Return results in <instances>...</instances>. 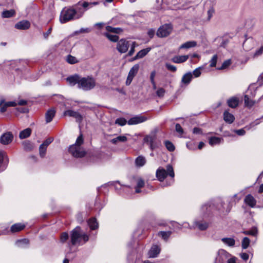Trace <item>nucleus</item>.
<instances>
[{
	"label": "nucleus",
	"instance_id": "64",
	"mask_svg": "<svg viewBox=\"0 0 263 263\" xmlns=\"http://www.w3.org/2000/svg\"><path fill=\"white\" fill-rule=\"evenodd\" d=\"M155 76H156V71H152L151 73V75H150V80H151V83H153L154 82H155Z\"/></svg>",
	"mask_w": 263,
	"mask_h": 263
},
{
	"label": "nucleus",
	"instance_id": "30",
	"mask_svg": "<svg viewBox=\"0 0 263 263\" xmlns=\"http://www.w3.org/2000/svg\"><path fill=\"white\" fill-rule=\"evenodd\" d=\"M31 133V130L29 128H27L20 132L19 137L20 139H25L28 137Z\"/></svg>",
	"mask_w": 263,
	"mask_h": 263
},
{
	"label": "nucleus",
	"instance_id": "42",
	"mask_svg": "<svg viewBox=\"0 0 263 263\" xmlns=\"http://www.w3.org/2000/svg\"><path fill=\"white\" fill-rule=\"evenodd\" d=\"M15 243L19 247H23L24 245H27L29 243V240L27 239H20L17 240Z\"/></svg>",
	"mask_w": 263,
	"mask_h": 263
},
{
	"label": "nucleus",
	"instance_id": "19",
	"mask_svg": "<svg viewBox=\"0 0 263 263\" xmlns=\"http://www.w3.org/2000/svg\"><path fill=\"white\" fill-rule=\"evenodd\" d=\"M55 115V110L53 108L48 110L45 114V119L46 123H50L54 118Z\"/></svg>",
	"mask_w": 263,
	"mask_h": 263
},
{
	"label": "nucleus",
	"instance_id": "26",
	"mask_svg": "<svg viewBox=\"0 0 263 263\" xmlns=\"http://www.w3.org/2000/svg\"><path fill=\"white\" fill-rule=\"evenodd\" d=\"M228 106L232 108H236L239 103V100L236 97H232L227 101Z\"/></svg>",
	"mask_w": 263,
	"mask_h": 263
},
{
	"label": "nucleus",
	"instance_id": "6",
	"mask_svg": "<svg viewBox=\"0 0 263 263\" xmlns=\"http://www.w3.org/2000/svg\"><path fill=\"white\" fill-rule=\"evenodd\" d=\"M130 41H127L125 39H121L117 44L116 48L121 53H125L127 51L130 46Z\"/></svg>",
	"mask_w": 263,
	"mask_h": 263
},
{
	"label": "nucleus",
	"instance_id": "44",
	"mask_svg": "<svg viewBox=\"0 0 263 263\" xmlns=\"http://www.w3.org/2000/svg\"><path fill=\"white\" fill-rule=\"evenodd\" d=\"M99 4V3L97 2H92V3H89L87 2H83V4H82L83 7L84 9H87L89 7V8H91L92 6H96Z\"/></svg>",
	"mask_w": 263,
	"mask_h": 263
},
{
	"label": "nucleus",
	"instance_id": "14",
	"mask_svg": "<svg viewBox=\"0 0 263 263\" xmlns=\"http://www.w3.org/2000/svg\"><path fill=\"white\" fill-rule=\"evenodd\" d=\"M81 78L79 75L76 74L67 77L66 81L70 86H73L76 84H78V87L79 88V84Z\"/></svg>",
	"mask_w": 263,
	"mask_h": 263
},
{
	"label": "nucleus",
	"instance_id": "63",
	"mask_svg": "<svg viewBox=\"0 0 263 263\" xmlns=\"http://www.w3.org/2000/svg\"><path fill=\"white\" fill-rule=\"evenodd\" d=\"M235 132L239 136H243L246 133V132L243 129L236 130Z\"/></svg>",
	"mask_w": 263,
	"mask_h": 263
},
{
	"label": "nucleus",
	"instance_id": "27",
	"mask_svg": "<svg viewBox=\"0 0 263 263\" xmlns=\"http://www.w3.org/2000/svg\"><path fill=\"white\" fill-rule=\"evenodd\" d=\"M245 201L247 204L253 208L256 204V200L251 195H248L245 199Z\"/></svg>",
	"mask_w": 263,
	"mask_h": 263
},
{
	"label": "nucleus",
	"instance_id": "32",
	"mask_svg": "<svg viewBox=\"0 0 263 263\" xmlns=\"http://www.w3.org/2000/svg\"><path fill=\"white\" fill-rule=\"evenodd\" d=\"M144 181L142 178H139L137 180V185L136 186L135 192L137 193L141 192L140 188L143 187L144 186Z\"/></svg>",
	"mask_w": 263,
	"mask_h": 263
},
{
	"label": "nucleus",
	"instance_id": "25",
	"mask_svg": "<svg viewBox=\"0 0 263 263\" xmlns=\"http://www.w3.org/2000/svg\"><path fill=\"white\" fill-rule=\"evenodd\" d=\"M192 78V73L191 72H187L183 76L181 79V83L185 85H188L191 81Z\"/></svg>",
	"mask_w": 263,
	"mask_h": 263
},
{
	"label": "nucleus",
	"instance_id": "46",
	"mask_svg": "<svg viewBox=\"0 0 263 263\" xmlns=\"http://www.w3.org/2000/svg\"><path fill=\"white\" fill-rule=\"evenodd\" d=\"M127 123L126 120L124 118H117L115 121V123L120 126H124Z\"/></svg>",
	"mask_w": 263,
	"mask_h": 263
},
{
	"label": "nucleus",
	"instance_id": "49",
	"mask_svg": "<svg viewBox=\"0 0 263 263\" xmlns=\"http://www.w3.org/2000/svg\"><path fill=\"white\" fill-rule=\"evenodd\" d=\"M106 36L111 42H116L119 40V36L117 35H112L109 33H106Z\"/></svg>",
	"mask_w": 263,
	"mask_h": 263
},
{
	"label": "nucleus",
	"instance_id": "17",
	"mask_svg": "<svg viewBox=\"0 0 263 263\" xmlns=\"http://www.w3.org/2000/svg\"><path fill=\"white\" fill-rule=\"evenodd\" d=\"M30 26V23L29 21L23 20L20 21L15 25V27L20 30L28 29Z\"/></svg>",
	"mask_w": 263,
	"mask_h": 263
},
{
	"label": "nucleus",
	"instance_id": "9",
	"mask_svg": "<svg viewBox=\"0 0 263 263\" xmlns=\"http://www.w3.org/2000/svg\"><path fill=\"white\" fill-rule=\"evenodd\" d=\"M229 256L230 254L226 251L222 249L220 250L217 253L215 263H223Z\"/></svg>",
	"mask_w": 263,
	"mask_h": 263
},
{
	"label": "nucleus",
	"instance_id": "12",
	"mask_svg": "<svg viewBox=\"0 0 263 263\" xmlns=\"http://www.w3.org/2000/svg\"><path fill=\"white\" fill-rule=\"evenodd\" d=\"M64 115L73 117L76 119V121L79 123L81 122L83 120L82 116L79 112L72 110H67L65 111Z\"/></svg>",
	"mask_w": 263,
	"mask_h": 263
},
{
	"label": "nucleus",
	"instance_id": "55",
	"mask_svg": "<svg viewBox=\"0 0 263 263\" xmlns=\"http://www.w3.org/2000/svg\"><path fill=\"white\" fill-rule=\"evenodd\" d=\"M214 13H215V10H214V9L213 7L210 8L208 10V11L207 12V14H208V21H210L211 20V18L213 16V15L214 14Z\"/></svg>",
	"mask_w": 263,
	"mask_h": 263
},
{
	"label": "nucleus",
	"instance_id": "47",
	"mask_svg": "<svg viewBox=\"0 0 263 263\" xmlns=\"http://www.w3.org/2000/svg\"><path fill=\"white\" fill-rule=\"evenodd\" d=\"M231 64V61L230 59L226 60L222 64V65L220 67L218 68V70L224 69L228 68Z\"/></svg>",
	"mask_w": 263,
	"mask_h": 263
},
{
	"label": "nucleus",
	"instance_id": "62",
	"mask_svg": "<svg viewBox=\"0 0 263 263\" xmlns=\"http://www.w3.org/2000/svg\"><path fill=\"white\" fill-rule=\"evenodd\" d=\"M240 257L245 261H246L249 258V255L246 253H241L240 254Z\"/></svg>",
	"mask_w": 263,
	"mask_h": 263
},
{
	"label": "nucleus",
	"instance_id": "54",
	"mask_svg": "<svg viewBox=\"0 0 263 263\" xmlns=\"http://www.w3.org/2000/svg\"><path fill=\"white\" fill-rule=\"evenodd\" d=\"M69 235L67 233L63 232L61 235L60 240L62 243L65 242L68 239Z\"/></svg>",
	"mask_w": 263,
	"mask_h": 263
},
{
	"label": "nucleus",
	"instance_id": "50",
	"mask_svg": "<svg viewBox=\"0 0 263 263\" xmlns=\"http://www.w3.org/2000/svg\"><path fill=\"white\" fill-rule=\"evenodd\" d=\"M165 145L166 148L170 152H173L175 150L174 145L171 142H170L169 141H165Z\"/></svg>",
	"mask_w": 263,
	"mask_h": 263
},
{
	"label": "nucleus",
	"instance_id": "59",
	"mask_svg": "<svg viewBox=\"0 0 263 263\" xmlns=\"http://www.w3.org/2000/svg\"><path fill=\"white\" fill-rule=\"evenodd\" d=\"M165 91L162 88H159L156 94L159 97H162L165 94Z\"/></svg>",
	"mask_w": 263,
	"mask_h": 263
},
{
	"label": "nucleus",
	"instance_id": "41",
	"mask_svg": "<svg viewBox=\"0 0 263 263\" xmlns=\"http://www.w3.org/2000/svg\"><path fill=\"white\" fill-rule=\"evenodd\" d=\"M14 14L15 11L13 10H6L2 13V16L5 18H9L13 16Z\"/></svg>",
	"mask_w": 263,
	"mask_h": 263
},
{
	"label": "nucleus",
	"instance_id": "31",
	"mask_svg": "<svg viewBox=\"0 0 263 263\" xmlns=\"http://www.w3.org/2000/svg\"><path fill=\"white\" fill-rule=\"evenodd\" d=\"M222 139L219 137H211L209 139V144L211 146H214L215 145L219 144L221 143Z\"/></svg>",
	"mask_w": 263,
	"mask_h": 263
},
{
	"label": "nucleus",
	"instance_id": "5",
	"mask_svg": "<svg viewBox=\"0 0 263 263\" xmlns=\"http://www.w3.org/2000/svg\"><path fill=\"white\" fill-rule=\"evenodd\" d=\"M96 86L95 80L91 77L81 78L79 84L80 89L87 91L92 89Z\"/></svg>",
	"mask_w": 263,
	"mask_h": 263
},
{
	"label": "nucleus",
	"instance_id": "33",
	"mask_svg": "<svg viewBox=\"0 0 263 263\" xmlns=\"http://www.w3.org/2000/svg\"><path fill=\"white\" fill-rule=\"evenodd\" d=\"M221 241L229 247H233L235 243V240L232 238H223Z\"/></svg>",
	"mask_w": 263,
	"mask_h": 263
},
{
	"label": "nucleus",
	"instance_id": "2",
	"mask_svg": "<svg viewBox=\"0 0 263 263\" xmlns=\"http://www.w3.org/2000/svg\"><path fill=\"white\" fill-rule=\"evenodd\" d=\"M84 140L82 134H80L77 138L76 143L69 146V152L75 157H83L85 155V152L81 145L83 143Z\"/></svg>",
	"mask_w": 263,
	"mask_h": 263
},
{
	"label": "nucleus",
	"instance_id": "10",
	"mask_svg": "<svg viewBox=\"0 0 263 263\" xmlns=\"http://www.w3.org/2000/svg\"><path fill=\"white\" fill-rule=\"evenodd\" d=\"M147 120V117L142 115L136 116L130 118L128 121V125H135L143 123Z\"/></svg>",
	"mask_w": 263,
	"mask_h": 263
},
{
	"label": "nucleus",
	"instance_id": "36",
	"mask_svg": "<svg viewBox=\"0 0 263 263\" xmlns=\"http://www.w3.org/2000/svg\"><path fill=\"white\" fill-rule=\"evenodd\" d=\"M88 224L91 230H95L98 228V223L95 218L90 219L88 221Z\"/></svg>",
	"mask_w": 263,
	"mask_h": 263
},
{
	"label": "nucleus",
	"instance_id": "1",
	"mask_svg": "<svg viewBox=\"0 0 263 263\" xmlns=\"http://www.w3.org/2000/svg\"><path fill=\"white\" fill-rule=\"evenodd\" d=\"M88 239L89 236L79 227H77L70 232V241L73 246L84 243Z\"/></svg>",
	"mask_w": 263,
	"mask_h": 263
},
{
	"label": "nucleus",
	"instance_id": "18",
	"mask_svg": "<svg viewBox=\"0 0 263 263\" xmlns=\"http://www.w3.org/2000/svg\"><path fill=\"white\" fill-rule=\"evenodd\" d=\"M254 42L252 38H249L245 40L243 43V49L248 51L253 48Z\"/></svg>",
	"mask_w": 263,
	"mask_h": 263
},
{
	"label": "nucleus",
	"instance_id": "35",
	"mask_svg": "<svg viewBox=\"0 0 263 263\" xmlns=\"http://www.w3.org/2000/svg\"><path fill=\"white\" fill-rule=\"evenodd\" d=\"M139 68L138 64H135L129 70L128 76L134 78L137 73Z\"/></svg>",
	"mask_w": 263,
	"mask_h": 263
},
{
	"label": "nucleus",
	"instance_id": "28",
	"mask_svg": "<svg viewBox=\"0 0 263 263\" xmlns=\"http://www.w3.org/2000/svg\"><path fill=\"white\" fill-rule=\"evenodd\" d=\"M127 140V138L125 136H119L116 138H115L110 140V142L115 144H117L119 142H124Z\"/></svg>",
	"mask_w": 263,
	"mask_h": 263
},
{
	"label": "nucleus",
	"instance_id": "52",
	"mask_svg": "<svg viewBox=\"0 0 263 263\" xmlns=\"http://www.w3.org/2000/svg\"><path fill=\"white\" fill-rule=\"evenodd\" d=\"M47 147L42 145V144L40 146L39 151L40 155L41 157H44L46 154Z\"/></svg>",
	"mask_w": 263,
	"mask_h": 263
},
{
	"label": "nucleus",
	"instance_id": "3",
	"mask_svg": "<svg viewBox=\"0 0 263 263\" xmlns=\"http://www.w3.org/2000/svg\"><path fill=\"white\" fill-rule=\"evenodd\" d=\"M77 19L78 18L77 17L76 9L72 7H64L61 11L60 16V21L61 23Z\"/></svg>",
	"mask_w": 263,
	"mask_h": 263
},
{
	"label": "nucleus",
	"instance_id": "51",
	"mask_svg": "<svg viewBox=\"0 0 263 263\" xmlns=\"http://www.w3.org/2000/svg\"><path fill=\"white\" fill-rule=\"evenodd\" d=\"M211 209V205H209V204H205L201 207V210L203 213H206L210 212Z\"/></svg>",
	"mask_w": 263,
	"mask_h": 263
},
{
	"label": "nucleus",
	"instance_id": "29",
	"mask_svg": "<svg viewBox=\"0 0 263 263\" xmlns=\"http://www.w3.org/2000/svg\"><path fill=\"white\" fill-rule=\"evenodd\" d=\"M194 223L195 226L201 231L205 230L209 227V223L206 222H200L199 221H195Z\"/></svg>",
	"mask_w": 263,
	"mask_h": 263
},
{
	"label": "nucleus",
	"instance_id": "56",
	"mask_svg": "<svg viewBox=\"0 0 263 263\" xmlns=\"http://www.w3.org/2000/svg\"><path fill=\"white\" fill-rule=\"evenodd\" d=\"M202 68V67H199L195 69L193 71L192 74L194 75L195 78L199 77L201 74V69Z\"/></svg>",
	"mask_w": 263,
	"mask_h": 263
},
{
	"label": "nucleus",
	"instance_id": "20",
	"mask_svg": "<svg viewBox=\"0 0 263 263\" xmlns=\"http://www.w3.org/2000/svg\"><path fill=\"white\" fill-rule=\"evenodd\" d=\"M189 58V55H177L172 59V61L175 63H182L186 61Z\"/></svg>",
	"mask_w": 263,
	"mask_h": 263
},
{
	"label": "nucleus",
	"instance_id": "57",
	"mask_svg": "<svg viewBox=\"0 0 263 263\" xmlns=\"http://www.w3.org/2000/svg\"><path fill=\"white\" fill-rule=\"evenodd\" d=\"M165 67L168 70L173 72H175L177 70V68L175 66L171 65L169 63H166Z\"/></svg>",
	"mask_w": 263,
	"mask_h": 263
},
{
	"label": "nucleus",
	"instance_id": "23",
	"mask_svg": "<svg viewBox=\"0 0 263 263\" xmlns=\"http://www.w3.org/2000/svg\"><path fill=\"white\" fill-rule=\"evenodd\" d=\"M150 50H151L150 48H147L141 50L137 53L136 56L133 58V60H136L141 59V58H143L149 52V51Z\"/></svg>",
	"mask_w": 263,
	"mask_h": 263
},
{
	"label": "nucleus",
	"instance_id": "43",
	"mask_svg": "<svg viewBox=\"0 0 263 263\" xmlns=\"http://www.w3.org/2000/svg\"><path fill=\"white\" fill-rule=\"evenodd\" d=\"M66 61L68 63L70 64H76L78 62V60L77 59V58L70 54L67 57Z\"/></svg>",
	"mask_w": 263,
	"mask_h": 263
},
{
	"label": "nucleus",
	"instance_id": "40",
	"mask_svg": "<svg viewBox=\"0 0 263 263\" xmlns=\"http://www.w3.org/2000/svg\"><path fill=\"white\" fill-rule=\"evenodd\" d=\"M106 29L107 31L109 32H114L116 33H119L122 31V29L120 28H114L110 26H106Z\"/></svg>",
	"mask_w": 263,
	"mask_h": 263
},
{
	"label": "nucleus",
	"instance_id": "15",
	"mask_svg": "<svg viewBox=\"0 0 263 263\" xmlns=\"http://www.w3.org/2000/svg\"><path fill=\"white\" fill-rule=\"evenodd\" d=\"M144 140L145 142H146L149 145L152 150H153L156 147L157 145L155 144V135L147 136L144 138Z\"/></svg>",
	"mask_w": 263,
	"mask_h": 263
},
{
	"label": "nucleus",
	"instance_id": "16",
	"mask_svg": "<svg viewBox=\"0 0 263 263\" xmlns=\"http://www.w3.org/2000/svg\"><path fill=\"white\" fill-rule=\"evenodd\" d=\"M161 249L157 245H153L148 252V256L150 258H155L158 256L160 252Z\"/></svg>",
	"mask_w": 263,
	"mask_h": 263
},
{
	"label": "nucleus",
	"instance_id": "45",
	"mask_svg": "<svg viewBox=\"0 0 263 263\" xmlns=\"http://www.w3.org/2000/svg\"><path fill=\"white\" fill-rule=\"evenodd\" d=\"M250 243V240L249 238L246 237L243 238L241 242V247L243 249H247Z\"/></svg>",
	"mask_w": 263,
	"mask_h": 263
},
{
	"label": "nucleus",
	"instance_id": "58",
	"mask_svg": "<svg viewBox=\"0 0 263 263\" xmlns=\"http://www.w3.org/2000/svg\"><path fill=\"white\" fill-rule=\"evenodd\" d=\"M53 139L52 137H50L45 140L44 142L42 144V145L47 147V146L53 141Z\"/></svg>",
	"mask_w": 263,
	"mask_h": 263
},
{
	"label": "nucleus",
	"instance_id": "48",
	"mask_svg": "<svg viewBox=\"0 0 263 263\" xmlns=\"http://www.w3.org/2000/svg\"><path fill=\"white\" fill-rule=\"evenodd\" d=\"M136 46H137V44L135 42H133V41L130 42V46H129V47H130V49L128 53V55L129 56H132L133 54V53L135 52V48Z\"/></svg>",
	"mask_w": 263,
	"mask_h": 263
},
{
	"label": "nucleus",
	"instance_id": "24",
	"mask_svg": "<svg viewBox=\"0 0 263 263\" xmlns=\"http://www.w3.org/2000/svg\"><path fill=\"white\" fill-rule=\"evenodd\" d=\"M25 227V225L21 223H17L13 224L10 229L12 233H15L21 231Z\"/></svg>",
	"mask_w": 263,
	"mask_h": 263
},
{
	"label": "nucleus",
	"instance_id": "8",
	"mask_svg": "<svg viewBox=\"0 0 263 263\" xmlns=\"http://www.w3.org/2000/svg\"><path fill=\"white\" fill-rule=\"evenodd\" d=\"M13 138V135L11 132H6L1 136L0 142L3 145H8L12 142Z\"/></svg>",
	"mask_w": 263,
	"mask_h": 263
},
{
	"label": "nucleus",
	"instance_id": "60",
	"mask_svg": "<svg viewBox=\"0 0 263 263\" xmlns=\"http://www.w3.org/2000/svg\"><path fill=\"white\" fill-rule=\"evenodd\" d=\"M175 129H176V131L180 134H183V130L182 129V128L181 127V125L177 123L176 124V126H175Z\"/></svg>",
	"mask_w": 263,
	"mask_h": 263
},
{
	"label": "nucleus",
	"instance_id": "7",
	"mask_svg": "<svg viewBox=\"0 0 263 263\" xmlns=\"http://www.w3.org/2000/svg\"><path fill=\"white\" fill-rule=\"evenodd\" d=\"M171 31L172 27L171 25L165 24L159 28L157 35L161 37H166L171 33Z\"/></svg>",
	"mask_w": 263,
	"mask_h": 263
},
{
	"label": "nucleus",
	"instance_id": "37",
	"mask_svg": "<svg viewBox=\"0 0 263 263\" xmlns=\"http://www.w3.org/2000/svg\"><path fill=\"white\" fill-rule=\"evenodd\" d=\"M171 234V231H160L158 233V236L161 237L164 240H167Z\"/></svg>",
	"mask_w": 263,
	"mask_h": 263
},
{
	"label": "nucleus",
	"instance_id": "22",
	"mask_svg": "<svg viewBox=\"0 0 263 263\" xmlns=\"http://www.w3.org/2000/svg\"><path fill=\"white\" fill-rule=\"evenodd\" d=\"M223 120L226 123L231 124L234 122L235 117L232 114L226 110L223 112Z\"/></svg>",
	"mask_w": 263,
	"mask_h": 263
},
{
	"label": "nucleus",
	"instance_id": "11",
	"mask_svg": "<svg viewBox=\"0 0 263 263\" xmlns=\"http://www.w3.org/2000/svg\"><path fill=\"white\" fill-rule=\"evenodd\" d=\"M83 2H79L76 5L72 6L73 8L76 9V12L77 17L79 19L83 16L84 12L87 10L84 9L82 4Z\"/></svg>",
	"mask_w": 263,
	"mask_h": 263
},
{
	"label": "nucleus",
	"instance_id": "38",
	"mask_svg": "<svg viewBox=\"0 0 263 263\" xmlns=\"http://www.w3.org/2000/svg\"><path fill=\"white\" fill-rule=\"evenodd\" d=\"M244 101H245V104L246 106H247L248 107H249V108H251V107H252L255 102L253 101V100H251L249 99V97L248 95H245V97H244Z\"/></svg>",
	"mask_w": 263,
	"mask_h": 263
},
{
	"label": "nucleus",
	"instance_id": "13",
	"mask_svg": "<svg viewBox=\"0 0 263 263\" xmlns=\"http://www.w3.org/2000/svg\"><path fill=\"white\" fill-rule=\"evenodd\" d=\"M17 103L14 101L5 102L4 99H1L0 101V111L4 112L6 111L8 107L15 106Z\"/></svg>",
	"mask_w": 263,
	"mask_h": 263
},
{
	"label": "nucleus",
	"instance_id": "39",
	"mask_svg": "<svg viewBox=\"0 0 263 263\" xmlns=\"http://www.w3.org/2000/svg\"><path fill=\"white\" fill-rule=\"evenodd\" d=\"M136 165L138 166H142L146 162V160L144 157L142 156L138 157L135 161Z\"/></svg>",
	"mask_w": 263,
	"mask_h": 263
},
{
	"label": "nucleus",
	"instance_id": "21",
	"mask_svg": "<svg viewBox=\"0 0 263 263\" xmlns=\"http://www.w3.org/2000/svg\"><path fill=\"white\" fill-rule=\"evenodd\" d=\"M197 45V42L195 41H187L183 44H182L179 47V49H188L194 47H196Z\"/></svg>",
	"mask_w": 263,
	"mask_h": 263
},
{
	"label": "nucleus",
	"instance_id": "4",
	"mask_svg": "<svg viewBox=\"0 0 263 263\" xmlns=\"http://www.w3.org/2000/svg\"><path fill=\"white\" fill-rule=\"evenodd\" d=\"M167 175H169L172 178H174L175 176L173 167L171 165L166 166V171L162 167H159L157 170L156 177L158 180L161 182L163 181Z\"/></svg>",
	"mask_w": 263,
	"mask_h": 263
},
{
	"label": "nucleus",
	"instance_id": "34",
	"mask_svg": "<svg viewBox=\"0 0 263 263\" xmlns=\"http://www.w3.org/2000/svg\"><path fill=\"white\" fill-rule=\"evenodd\" d=\"M243 233L245 235L256 236L258 233V230L256 227H252L249 230L244 231Z\"/></svg>",
	"mask_w": 263,
	"mask_h": 263
},
{
	"label": "nucleus",
	"instance_id": "53",
	"mask_svg": "<svg viewBox=\"0 0 263 263\" xmlns=\"http://www.w3.org/2000/svg\"><path fill=\"white\" fill-rule=\"evenodd\" d=\"M217 55L215 54L213 56L212 59L210 61V66L211 67H214L216 66L217 61Z\"/></svg>",
	"mask_w": 263,
	"mask_h": 263
},
{
	"label": "nucleus",
	"instance_id": "61",
	"mask_svg": "<svg viewBox=\"0 0 263 263\" xmlns=\"http://www.w3.org/2000/svg\"><path fill=\"white\" fill-rule=\"evenodd\" d=\"M263 52V45L254 53V56L257 57L261 55Z\"/></svg>",
	"mask_w": 263,
	"mask_h": 263
}]
</instances>
